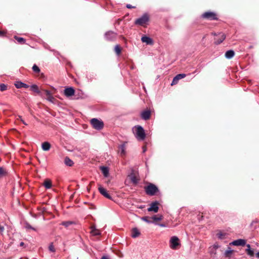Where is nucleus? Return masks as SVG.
<instances>
[{"mask_svg":"<svg viewBox=\"0 0 259 259\" xmlns=\"http://www.w3.org/2000/svg\"><path fill=\"white\" fill-rule=\"evenodd\" d=\"M135 137L139 141L144 140L146 137L144 128L140 125L135 126L133 128Z\"/></svg>","mask_w":259,"mask_h":259,"instance_id":"nucleus-1","label":"nucleus"},{"mask_svg":"<svg viewBox=\"0 0 259 259\" xmlns=\"http://www.w3.org/2000/svg\"><path fill=\"white\" fill-rule=\"evenodd\" d=\"M145 191L147 195L153 196L158 191V189L155 185L150 184L145 187Z\"/></svg>","mask_w":259,"mask_h":259,"instance_id":"nucleus-2","label":"nucleus"},{"mask_svg":"<svg viewBox=\"0 0 259 259\" xmlns=\"http://www.w3.org/2000/svg\"><path fill=\"white\" fill-rule=\"evenodd\" d=\"M181 243L177 236H172L169 240V247L172 249H177L180 246Z\"/></svg>","mask_w":259,"mask_h":259,"instance_id":"nucleus-3","label":"nucleus"},{"mask_svg":"<svg viewBox=\"0 0 259 259\" xmlns=\"http://www.w3.org/2000/svg\"><path fill=\"white\" fill-rule=\"evenodd\" d=\"M149 20V17L148 14L145 13L141 17L137 19L135 22L136 25L143 26L146 24Z\"/></svg>","mask_w":259,"mask_h":259,"instance_id":"nucleus-4","label":"nucleus"},{"mask_svg":"<svg viewBox=\"0 0 259 259\" xmlns=\"http://www.w3.org/2000/svg\"><path fill=\"white\" fill-rule=\"evenodd\" d=\"M91 123L92 126L97 130H101L103 128L104 123L97 118H93L91 120Z\"/></svg>","mask_w":259,"mask_h":259,"instance_id":"nucleus-5","label":"nucleus"},{"mask_svg":"<svg viewBox=\"0 0 259 259\" xmlns=\"http://www.w3.org/2000/svg\"><path fill=\"white\" fill-rule=\"evenodd\" d=\"M201 17L204 19L209 20H218L216 14L212 12H206L202 15Z\"/></svg>","mask_w":259,"mask_h":259,"instance_id":"nucleus-6","label":"nucleus"},{"mask_svg":"<svg viewBox=\"0 0 259 259\" xmlns=\"http://www.w3.org/2000/svg\"><path fill=\"white\" fill-rule=\"evenodd\" d=\"M116 37L117 33L112 31H108L105 33V38L109 41H114Z\"/></svg>","mask_w":259,"mask_h":259,"instance_id":"nucleus-7","label":"nucleus"},{"mask_svg":"<svg viewBox=\"0 0 259 259\" xmlns=\"http://www.w3.org/2000/svg\"><path fill=\"white\" fill-rule=\"evenodd\" d=\"M226 38V35L222 32L219 33L214 38V43L217 45L222 43Z\"/></svg>","mask_w":259,"mask_h":259,"instance_id":"nucleus-8","label":"nucleus"},{"mask_svg":"<svg viewBox=\"0 0 259 259\" xmlns=\"http://www.w3.org/2000/svg\"><path fill=\"white\" fill-rule=\"evenodd\" d=\"M158 202L157 201H154L151 203L150 207L148 208V211H153L157 212L158 210Z\"/></svg>","mask_w":259,"mask_h":259,"instance_id":"nucleus-9","label":"nucleus"},{"mask_svg":"<svg viewBox=\"0 0 259 259\" xmlns=\"http://www.w3.org/2000/svg\"><path fill=\"white\" fill-rule=\"evenodd\" d=\"M98 190L99 192L105 197L109 199H112L111 196L108 193L107 190L105 189H104L103 187H102L101 185L99 186L98 188Z\"/></svg>","mask_w":259,"mask_h":259,"instance_id":"nucleus-10","label":"nucleus"},{"mask_svg":"<svg viewBox=\"0 0 259 259\" xmlns=\"http://www.w3.org/2000/svg\"><path fill=\"white\" fill-rule=\"evenodd\" d=\"M246 241L245 239H239L233 241L231 244L235 246H245L246 245Z\"/></svg>","mask_w":259,"mask_h":259,"instance_id":"nucleus-11","label":"nucleus"},{"mask_svg":"<svg viewBox=\"0 0 259 259\" xmlns=\"http://www.w3.org/2000/svg\"><path fill=\"white\" fill-rule=\"evenodd\" d=\"M64 95L67 97H71L74 95L75 93V91L74 89L72 87L67 88L64 90Z\"/></svg>","mask_w":259,"mask_h":259,"instance_id":"nucleus-12","label":"nucleus"},{"mask_svg":"<svg viewBox=\"0 0 259 259\" xmlns=\"http://www.w3.org/2000/svg\"><path fill=\"white\" fill-rule=\"evenodd\" d=\"M125 143L120 145L118 146V153L121 156H124L126 154Z\"/></svg>","mask_w":259,"mask_h":259,"instance_id":"nucleus-13","label":"nucleus"},{"mask_svg":"<svg viewBox=\"0 0 259 259\" xmlns=\"http://www.w3.org/2000/svg\"><path fill=\"white\" fill-rule=\"evenodd\" d=\"M247 248L245 249L246 254L250 257H253L254 255V252L253 249H251L250 245L247 244L246 245Z\"/></svg>","mask_w":259,"mask_h":259,"instance_id":"nucleus-14","label":"nucleus"},{"mask_svg":"<svg viewBox=\"0 0 259 259\" xmlns=\"http://www.w3.org/2000/svg\"><path fill=\"white\" fill-rule=\"evenodd\" d=\"M143 42H145L147 45H152L153 43V40L150 37L147 36H143L141 38Z\"/></svg>","mask_w":259,"mask_h":259,"instance_id":"nucleus-15","label":"nucleus"},{"mask_svg":"<svg viewBox=\"0 0 259 259\" xmlns=\"http://www.w3.org/2000/svg\"><path fill=\"white\" fill-rule=\"evenodd\" d=\"M151 115V112L149 110L144 111L141 113V117L144 120L149 119Z\"/></svg>","mask_w":259,"mask_h":259,"instance_id":"nucleus-16","label":"nucleus"},{"mask_svg":"<svg viewBox=\"0 0 259 259\" xmlns=\"http://www.w3.org/2000/svg\"><path fill=\"white\" fill-rule=\"evenodd\" d=\"M15 85L16 88H17V89H20L22 88L26 89L29 88V87L28 84L21 81L17 82L15 84Z\"/></svg>","mask_w":259,"mask_h":259,"instance_id":"nucleus-17","label":"nucleus"},{"mask_svg":"<svg viewBox=\"0 0 259 259\" xmlns=\"http://www.w3.org/2000/svg\"><path fill=\"white\" fill-rule=\"evenodd\" d=\"M140 234V232L137 228H134L132 230V237L133 238H137Z\"/></svg>","mask_w":259,"mask_h":259,"instance_id":"nucleus-18","label":"nucleus"},{"mask_svg":"<svg viewBox=\"0 0 259 259\" xmlns=\"http://www.w3.org/2000/svg\"><path fill=\"white\" fill-rule=\"evenodd\" d=\"M235 53L233 50L227 51L225 53V57L228 59H230L234 57Z\"/></svg>","mask_w":259,"mask_h":259,"instance_id":"nucleus-19","label":"nucleus"},{"mask_svg":"<svg viewBox=\"0 0 259 259\" xmlns=\"http://www.w3.org/2000/svg\"><path fill=\"white\" fill-rule=\"evenodd\" d=\"M91 233L94 236H98L101 234L100 231L97 229L95 226H92L91 227Z\"/></svg>","mask_w":259,"mask_h":259,"instance_id":"nucleus-20","label":"nucleus"},{"mask_svg":"<svg viewBox=\"0 0 259 259\" xmlns=\"http://www.w3.org/2000/svg\"><path fill=\"white\" fill-rule=\"evenodd\" d=\"M65 164L69 166H71L74 164L73 161L71 160L69 157H66L64 159Z\"/></svg>","mask_w":259,"mask_h":259,"instance_id":"nucleus-21","label":"nucleus"},{"mask_svg":"<svg viewBox=\"0 0 259 259\" xmlns=\"http://www.w3.org/2000/svg\"><path fill=\"white\" fill-rule=\"evenodd\" d=\"M101 170L104 175V176L106 177H107L109 174V169L108 167L106 166H102L101 167Z\"/></svg>","mask_w":259,"mask_h":259,"instance_id":"nucleus-22","label":"nucleus"},{"mask_svg":"<svg viewBox=\"0 0 259 259\" xmlns=\"http://www.w3.org/2000/svg\"><path fill=\"white\" fill-rule=\"evenodd\" d=\"M258 223V220L257 219H255L252 221L250 225V227L251 229L255 230L257 228V226L256 225V224Z\"/></svg>","mask_w":259,"mask_h":259,"instance_id":"nucleus-23","label":"nucleus"},{"mask_svg":"<svg viewBox=\"0 0 259 259\" xmlns=\"http://www.w3.org/2000/svg\"><path fill=\"white\" fill-rule=\"evenodd\" d=\"M75 223L73 221H65L63 222L61 225L65 227L66 228L69 227L70 225L74 224Z\"/></svg>","mask_w":259,"mask_h":259,"instance_id":"nucleus-24","label":"nucleus"},{"mask_svg":"<svg viewBox=\"0 0 259 259\" xmlns=\"http://www.w3.org/2000/svg\"><path fill=\"white\" fill-rule=\"evenodd\" d=\"M30 90H31L32 91H33V92H35V93H38V94H39V93H40V91H39V90H38V87H37V85H36V84H33V85H31V86L30 87Z\"/></svg>","mask_w":259,"mask_h":259,"instance_id":"nucleus-25","label":"nucleus"},{"mask_svg":"<svg viewBox=\"0 0 259 259\" xmlns=\"http://www.w3.org/2000/svg\"><path fill=\"white\" fill-rule=\"evenodd\" d=\"M41 148L44 151L49 150V142H45L41 145Z\"/></svg>","mask_w":259,"mask_h":259,"instance_id":"nucleus-26","label":"nucleus"},{"mask_svg":"<svg viewBox=\"0 0 259 259\" xmlns=\"http://www.w3.org/2000/svg\"><path fill=\"white\" fill-rule=\"evenodd\" d=\"M7 174V170L5 168L0 166V178L4 176Z\"/></svg>","mask_w":259,"mask_h":259,"instance_id":"nucleus-27","label":"nucleus"},{"mask_svg":"<svg viewBox=\"0 0 259 259\" xmlns=\"http://www.w3.org/2000/svg\"><path fill=\"white\" fill-rule=\"evenodd\" d=\"M14 38L19 43L24 44L25 42V39L23 37L15 36Z\"/></svg>","mask_w":259,"mask_h":259,"instance_id":"nucleus-28","label":"nucleus"},{"mask_svg":"<svg viewBox=\"0 0 259 259\" xmlns=\"http://www.w3.org/2000/svg\"><path fill=\"white\" fill-rule=\"evenodd\" d=\"M43 209H44V210H43L42 213L41 214V213H39V215H38V217L41 219L45 220V216L46 214H47L48 213H47V212L46 211V209L45 208H43Z\"/></svg>","mask_w":259,"mask_h":259,"instance_id":"nucleus-29","label":"nucleus"},{"mask_svg":"<svg viewBox=\"0 0 259 259\" xmlns=\"http://www.w3.org/2000/svg\"><path fill=\"white\" fill-rule=\"evenodd\" d=\"M32 69L34 72L36 73H39L40 71V69L36 64L33 65L32 67Z\"/></svg>","mask_w":259,"mask_h":259,"instance_id":"nucleus-30","label":"nucleus"},{"mask_svg":"<svg viewBox=\"0 0 259 259\" xmlns=\"http://www.w3.org/2000/svg\"><path fill=\"white\" fill-rule=\"evenodd\" d=\"M130 179H131V181L134 184H137L138 183V179L137 178V177L135 175H131L130 177Z\"/></svg>","mask_w":259,"mask_h":259,"instance_id":"nucleus-31","label":"nucleus"},{"mask_svg":"<svg viewBox=\"0 0 259 259\" xmlns=\"http://www.w3.org/2000/svg\"><path fill=\"white\" fill-rule=\"evenodd\" d=\"M163 218L162 215H154L152 217V219L155 221H161Z\"/></svg>","mask_w":259,"mask_h":259,"instance_id":"nucleus-32","label":"nucleus"},{"mask_svg":"<svg viewBox=\"0 0 259 259\" xmlns=\"http://www.w3.org/2000/svg\"><path fill=\"white\" fill-rule=\"evenodd\" d=\"M225 234L222 233V232H219L217 234V236L220 239H224L225 238Z\"/></svg>","mask_w":259,"mask_h":259,"instance_id":"nucleus-33","label":"nucleus"},{"mask_svg":"<svg viewBox=\"0 0 259 259\" xmlns=\"http://www.w3.org/2000/svg\"><path fill=\"white\" fill-rule=\"evenodd\" d=\"M114 51L116 52V53L118 55L121 53V49L119 45H116L114 48Z\"/></svg>","mask_w":259,"mask_h":259,"instance_id":"nucleus-34","label":"nucleus"},{"mask_svg":"<svg viewBox=\"0 0 259 259\" xmlns=\"http://www.w3.org/2000/svg\"><path fill=\"white\" fill-rule=\"evenodd\" d=\"M186 76V74L184 73L179 74L176 76V79L180 80L184 78Z\"/></svg>","mask_w":259,"mask_h":259,"instance_id":"nucleus-35","label":"nucleus"},{"mask_svg":"<svg viewBox=\"0 0 259 259\" xmlns=\"http://www.w3.org/2000/svg\"><path fill=\"white\" fill-rule=\"evenodd\" d=\"M7 89V87L5 84L2 83L0 84V90L1 91H2V92L6 90Z\"/></svg>","mask_w":259,"mask_h":259,"instance_id":"nucleus-36","label":"nucleus"},{"mask_svg":"<svg viewBox=\"0 0 259 259\" xmlns=\"http://www.w3.org/2000/svg\"><path fill=\"white\" fill-rule=\"evenodd\" d=\"M25 227L26 229H32L33 230H35V229L33 228L30 224H29L28 223H25Z\"/></svg>","mask_w":259,"mask_h":259,"instance_id":"nucleus-37","label":"nucleus"},{"mask_svg":"<svg viewBox=\"0 0 259 259\" xmlns=\"http://www.w3.org/2000/svg\"><path fill=\"white\" fill-rule=\"evenodd\" d=\"M233 250L230 247H229L228 249L225 251V255H227L231 254Z\"/></svg>","mask_w":259,"mask_h":259,"instance_id":"nucleus-38","label":"nucleus"},{"mask_svg":"<svg viewBox=\"0 0 259 259\" xmlns=\"http://www.w3.org/2000/svg\"><path fill=\"white\" fill-rule=\"evenodd\" d=\"M210 253L212 256H214L217 254V250L212 249V248H210Z\"/></svg>","mask_w":259,"mask_h":259,"instance_id":"nucleus-39","label":"nucleus"},{"mask_svg":"<svg viewBox=\"0 0 259 259\" xmlns=\"http://www.w3.org/2000/svg\"><path fill=\"white\" fill-rule=\"evenodd\" d=\"M220 247V246L218 244L215 243L211 248H212V249L217 250Z\"/></svg>","mask_w":259,"mask_h":259,"instance_id":"nucleus-40","label":"nucleus"},{"mask_svg":"<svg viewBox=\"0 0 259 259\" xmlns=\"http://www.w3.org/2000/svg\"><path fill=\"white\" fill-rule=\"evenodd\" d=\"M44 186L46 189H49V180H46L44 183Z\"/></svg>","mask_w":259,"mask_h":259,"instance_id":"nucleus-41","label":"nucleus"},{"mask_svg":"<svg viewBox=\"0 0 259 259\" xmlns=\"http://www.w3.org/2000/svg\"><path fill=\"white\" fill-rule=\"evenodd\" d=\"M178 79H176V76L174 78L173 80H172V81L171 82V85H174L175 84H176L178 81Z\"/></svg>","mask_w":259,"mask_h":259,"instance_id":"nucleus-42","label":"nucleus"},{"mask_svg":"<svg viewBox=\"0 0 259 259\" xmlns=\"http://www.w3.org/2000/svg\"><path fill=\"white\" fill-rule=\"evenodd\" d=\"M50 251L54 252L55 249L52 244H50Z\"/></svg>","mask_w":259,"mask_h":259,"instance_id":"nucleus-43","label":"nucleus"},{"mask_svg":"<svg viewBox=\"0 0 259 259\" xmlns=\"http://www.w3.org/2000/svg\"><path fill=\"white\" fill-rule=\"evenodd\" d=\"M142 219L148 223H152V222L148 220V219L146 217H143L142 218Z\"/></svg>","mask_w":259,"mask_h":259,"instance_id":"nucleus-44","label":"nucleus"},{"mask_svg":"<svg viewBox=\"0 0 259 259\" xmlns=\"http://www.w3.org/2000/svg\"><path fill=\"white\" fill-rule=\"evenodd\" d=\"M19 119L21 121V122L25 125H27V123L23 120L22 118V117L21 116H19L18 117Z\"/></svg>","mask_w":259,"mask_h":259,"instance_id":"nucleus-45","label":"nucleus"},{"mask_svg":"<svg viewBox=\"0 0 259 259\" xmlns=\"http://www.w3.org/2000/svg\"><path fill=\"white\" fill-rule=\"evenodd\" d=\"M46 94V99L49 100V91L48 90L45 91Z\"/></svg>","mask_w":259,"mask_h":259,"instance_id":"nucleus-46","label":"nucleus"},{"mask_svg":"<svg viewBox=\"0 0 259 259\" xmlns=\"http://www.w3.org/2000/svg\"><path fill=\"white\" fill-rule=\"evenodd\" d=\"M126 7L128 9H131V8H135V7H134V6H132L130 4H127L126 5Z\"/></svg>","mask_w":259,"mask_h":259,"instance_id":"nucleus-47","label":"nucleus"},{"mask_svg":"<svg viewBox=\"0 0 259 259\" xmlns=\"http://www.w3.org/2000/svg\"><path fill=\"white\" fill-rule=\"evenodd\" d=\"M4 230V227L0 226V231H1V233L3 232Z\"/></svg>","mask_w":259,"mask_h":259,"instance_id":"nucleus-48","label":"nucleus"},{"mask_svg":"<svg viewBox=\"0 0 259 259\" xmlns=\"http://www.w3.org/2000/svg\"><path fill=\"white\" fill-rule=\"evenodd\" d=\"M101 259H109V257L107 256H103Z\"/></svg>","mask_w":259,"mask_h":259,"instance_id":"nucleus-49","label":"nucleus"},{"mask_svg":"<svg viewBox=\"0 0 259 259\" xmlns=\"http://www.w3.org/2000/svg\"><path fill=\"white\" fill-rule=\"evenodd\" d=\"M255 255H256V257L257 258H259V252H257L255 254Z\"/></svg>","mask_w":259,"mask_h":259,"instance_id":"nucleus-50","label":"nucleus"},{"mask_svg":"<svg viewBox=\"0 0 259 259\" xmlns=\"http://www.w3.org/2000/svg\"><path fill=\"white\" fill-rule=\"evenodd\" d=\"M159 225L160 226V227H164L165 226L164 224H159Z\"/></svg>","mask_w":259,"mask_h":259,"instance_id":"nucleus-51","label":"nucleus"},{"mask_svg":"<svg viewBox=\"0 0 259 259\" xmlns=\"http://www.w3.org/2000/svg\"><path fill=\"white\" fill-rule=\"evenodd\" d=\"M4 34V31H0V36H2Z\"/></svg>","mask_w":259,"mask_h":259,"instance_id":"nucleus-52","label":"nucleus"},{"mask_svg":"<svg viewBox=\"0 0 259 259\" xmlns=\"http://www.w3.org/2000/svg\"><path fill=\"white\" fill-rule=\"evenodd\" d=\"M20 245L22 246L24 245V243L23 242H21L20 243Z\"/></svg>","mask_w":259,"mask_h":259,"instance_id":"nucleus-53","label":"nucleus"},{"mask_svg":"<svg viewBox=\"0 0 259 259\" xmlns=\"http://www.w3.org/2000/svg\"><path fill=\"white\" fill-rule=\"evenodd\" d=\"M49 101L50 102H52V97L50 95V99H49Z\"/></svg>","mask_w":259,"mask_h":259,"instance_id":"nucleus-54","label":"nucleus"},{"mask_svg":"<svg viewBox=\"0 0 259 259\" xmlns=\"http://www.w3.org/2000/svg\"><path fill=\"white\" fill-rule=\"evenodd\" d=\"M32 216L33 217H34V218H36V217H37V216H36V214H32Z\"/></svg>","mask_w":259,"mask_h":259,"instance_id":"nucleus-55","label":"nucleus"},{"mask_svg":"<svg viewBox=\"0 0 259 259\" xmlns=\"http://www.w3.org/2000/svg\"><path fill=\"white\" fill-rule=\"evenodd\" d=\"M51 186H52V184H51V182L50 181V185H49L50 189L51 188Z\"/></svg>","mask_w":259,"mask_h":259,"instance_id":"nucleus-56","label":"nucleus"},{"mask_svg":"<svg viewBox=\"0 0 259 259\" xmlns=\"http://www.w3.org/2000/svg\"><path fill=\"white\" fill-rule=\"evenodd\" d=\"M146 151V149L143 147V152H145Z\"/></svg>","mask_w":259,"mask_h":259,"instance_id":"nucleus-57","label":"nucleus"},{"mask_svg":"<svg viewBox=\"0 0 259 259\" xmlns=\"http://www.w3.org/2000/svg\"><path fill=\"white\" fill-rule=\"evenodd\" d=\"M49 214H50V216L51 215V213L50 212L49 213Z\"/></svg>","mask_w":259,"mask_h":259,"instance_id":"nucleus-58","label":"nucleus"}]
</instances>
